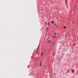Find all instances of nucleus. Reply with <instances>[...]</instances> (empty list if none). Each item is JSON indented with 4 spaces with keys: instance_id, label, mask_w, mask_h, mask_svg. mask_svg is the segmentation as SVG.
I'll return each instance as SVG.
<instances>
[{
    "instance_id": "f257e3e1",
    "label": "nucleus",
    "mask_w": 78,
    "mask_h": 78,
    "mask_svg": "<svg viewBox=\"0 0 78 78\" xmlns=\"http://www.w3.org/2000/svg\"><path fill=\"white\" fill-rule=\"evenodd\" d=\"M66 28H67V27L66 26L64 27L63 28V29H66Z\"/></svg>"
},
{
    "instance_id": "f03ea898",
    "label": "nucleus",
    "mask_w": 78,
    "mask_h": 78,
    "mask_svg": "<svg viewBox=\"0 0 78 78\" xmlns=\"http://www.w3.org/2000/svg\"><path fill=\"white\" fill-rule=\"evenodd\" d=\"M72 73H74V70H73V69H72Z\"/></svg>"
},
{
    "instance_id": "7ed1b4c3",
    "label": "nucleus",
    "mask_w": 78,
    "mask_h": 78,
    "mask_svg": "<svg viewBox=\"0 0 78 78\" xmlns=\"http://www.w3.org/2000/svg\"><path fill=\"white\" fill-rule=\"evenodd\" d=\"M56 36H54L53 37V38H56Z\"/></svg>"
},
{
    "instance_id": "20e7f679",
    "label": "nucleus",
    "mask_w": 78,
    "mask_h": 78,
    "mask_svg": "<svg viewBox=\"0 0 78 78\" xmlns=\"http://www.w3.org/2000/svg\"><path fill=\"white\" fill-rule=\"evenodd\" d=\"M51 23H54V21H52L51 22Z\"/></svg>"
},
{
    "instance_id": "39448f33",
    "label": "nucleus",
    "mask_w": 78,
    "mask_h": 78,
    "mask_svg": "<svg viewBox=\"0 0 78 78\" xmlns=\"http://www.w3.org/2000/svg\"><path fill=\"white\" fill-rule=\"evenodd\" d=\"M38 51V48H37V49L36 50V51L37 52Z\"/></svg>"
},
{
    "instance_id": "423d86ee",
    "label": "nucleus",
    "mask_w": 78,
    "mask_h": 78,
    "mask_svg": "<svg viewBox=\"0 0 78 78\" xmlns=\"http://www.w3.org/2000/svg\"><path fill=\"white\" fill-rule=\"evenodd\" d=\"M50 23H48V25H50Z\"/></svg>"
},
{
    "instance_id": "0eeeda50",
    "label": "nucleus",
    "mask_w": 78,
    "mask_h": 78,
    "mask_svg": "<svg viewBox=\"0 0 78 78\" xmlns=\"http://www.w3.org/2000/svg\"><path fill=\"white\" fill-rule=\"evenodd\" d=\"M51 42V41H48V42Z\"/></svg>"
},
{
    "instance_id": "6e6552de",
    "label": "nucleus",
    "mask_w": 78,
    "mask_h": 78,
    "mask_svg": "<svg viewBox=\"0 0 78 78\" xmlns=\"http://www.w3.org/2000/svg\"><path fill=\"white\" fill-rule=\"evenodd\" d=\"M54 34H55V35H56L57 34L56 33H55Z\"/></svg>"
},
{
    "instance_id": "1a4fd4ad",
    "label": "nucleus",
    "mask_w": 78,
    "mask_h": 78,
    "mask_svg": "<svg viewBox=\"0 0 78 78\" xmlns=\"http://www.w3.org/2000/svg\"><path fill=\"white\" fill-rule=\"evenodd\" d=\"M40 66H41V63H40Z\"/></svg>"
}]
</instances>
